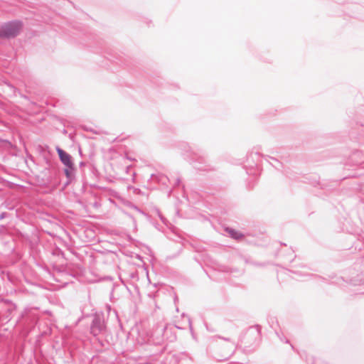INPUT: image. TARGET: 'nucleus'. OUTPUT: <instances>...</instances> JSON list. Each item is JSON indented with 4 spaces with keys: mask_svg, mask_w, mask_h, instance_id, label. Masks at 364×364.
<instances>
[{
    "mask_svg": "<svg viewBox=\"0 0 364 364\" xmlns=\"http://www.w3.org/2000/svg\"><path fill=\"white\" fill-rule=\"evenodd\" d=\"M261 341V329L259 326L250 327L245 332L241 343L245 350L251 351L254 350Z\"/></svg>",
    "mask_w": 364,
    "mask_h": 364,
    "instance_id": "nucleus-1",
    "label": "nucleus"
},
{
    "mask_svg": "<svg viewBox=\"0 0 364 364\" xmlns=\"http://www.w3.org/2000/svg\"><path fill=\"white\" fill-rule=\"evenodd\" d=\"M22 26V22L18 20H14L4 23L0 26V38H15L18 35Z\"/></svg>",
    "mask_w": 364,
    "mask_h": 364,
    "instance_id": "nucleus-2",
    "label": "nucleus"
},
{
    "mask_svg": "<svg viewBox=\"0 0 364 364\" xmlns=\"http://www.w3.org/2000/svg\"><path fill=\"white\" fill-rule=\"evenodd\" d=\"M262 158L258 152L250 153L246 159L245 168L247 174L250 176H257L259 174V164L261 162Z\"/></svg>",
    "mask_w": 364,
    "mask_h": 364,
    "instance_id": "nucleus-3",
    "label": "nucleus"
},
{
    "mask_svg": "<svg viewBox=\"0 0 364 364\" xmlns=\"http://www.w3.org/2000/svg\"><path fill=\"white\" fill-rule=\"evenodd\" d=\"M106 331V325L102 314H95L90 324V333L97 337L100 334H102Z\"/></svg>",
    "mask_w": 364,
    "mask_h": 364,
    "instance_id": "nucleus-4",
    "label": "nucleus"
},
{
    "mask_svg": "<svg viewBox=\"0 0 364 364\" xmlns=\"http://www.w3.org/2000/svg\"><path fill=\"white\" fill-rule=\"evenodd\" d=\"M182 146H183L184 149V154L187 155V157H190V160L192 161V163L194 165V167L196 169H198L200 171H205L206 168L198 166L197 163L202 164L204 161L203 156L201 154V152L200 151H195L193 150L188 144H183Z\"/></svg>",
    "mask_w": 364,
    "mask_h": 364,
    "instance_id": "nucleus-5",
    "label": "nucleus"
},
{
    "mask_svg": "<svg viewBox=\"0 0 364 364\" xmlns=\"http://www.w3.org/2000/svg\"><path fill=\"white\" fill-rule=\"evenodd\" d=\"M56 151L62 164L68 168H72L74 164L71 156L58 146L56 147Z\"/></svg>",
    "mask_w": 364,
    "mask_h": 364,
    "instance_id": "nucleus-6",
    "label": "nucleus"
},
{
    "mask_svg": "<svg viewBox=\"0 0 364 364\" xmlns=\"http://www.w3.org/2000/svg\"><path fill=\"white\" fill-rule=\"evenodd\" d=\"M225 230L226 232H228L230 235V236L232 238H233L235 240H239L244 237V235L242 233H241L240 232H239L237 230H235L233 228L228 227V228H225Z\"/></svg>",
    "mask_w": 364,
    "mask_h": 364,
    "instance_id": "nucleus-7",
    "label": "nucleus"
},
{
    "mask_svg": "<svg viewBox=\"0 0 364 364\" xmlns=\"http://www.w3.org/2000/svg\"><path fill=\"white\" fill-rule=\"evenodd\" d=\"M149 180H151V181H156L159 183H161L163 184H165L166 183L167 181H168L169 179L166 176H164V174H161V173H152L151 174L150 176V178Z\"/></svg>",
    "mask_w": 364,
    "mask_h": 364,
    "instance_id": "nucleus-8",
    "label": "nucleus"
},
{
    "mask_svg": "<svg viewBox=\"0 0 364 364\" xmlns=\"http://www.w3.org/2000/svg\"><path fill=\"white\" fill-rule=\"evenodd\" d=\"M74 171H75L74 165L72 166V168L66 167L64 169L65 175V176H66V178L68 179V181H67L66 184H68L69 183H70L74 179V178H75Z\"/></svg>",
    "mask_w": 364,
    "mask_h": 364,
    "instance_id": "nucleus-9",
    "label": "nucleus"
},
{
    "mask_svg": "<svg viewBox=\"0 0 364 364\" xmlns=\"http://www.w3.org/2000/svg\"><path fill=\"white\" fill-rule=\"evenodd\" d=\"M235 346V343L232 342L231 343V348H230L231 350L229 353H228L225 355L222 356V358L220 360H228L232 355Z\"/></svg>",
    "mask_w": 364,
    "mask_h": 364,
    "instance_id": "nucleus-10",
    "label": "nucleus"
},
{
    "mask_svg": "<svg viewBox=\"0 0 364 364\" xmlns=\"http://www.w3.org/2000/svg\"><path fill=\"white\" fill-rule=\"evenodd\" d=\"M7 214L5 212H3L0 214V220H3L6 217Z\"/></svg>",
    "mask_w": 364,
    "mask_h": 364,
    "instance_id": "nucleus-11",
    "label": "nucleus"
},
{
    "mask_svg": "<svg viewBox=\"0 0 364 364\" xmlns=\"http://www.w3.org/2000/svg\"><path fill=\"white\" fill-rule=\"evenodd\" d=\"M95 338H96V340H97V343H98L101 346H104V344H103V341H102V340H100V338H97V337H95Z\"/></svg>",
    "mask_w": 364,
    "mask_h": 364,
    "instance_id": "nucleus-12",
    "label": "nucleus"
},
{
    "mask_svg": "<svg viewBox=\"0 0 364 364\" xmlns=\"http://www.w3.org/2000/svg\"><path fill=\"white\" fill-rule=\"evenodd\" d=\"M181 183V179L180 178H176L175 185L178 186Z\"/></svg>",
    "mask_w": 364,
    "mask_h": 364,
    "instance_id": "nucleus-13",
    "label": "nucleus"
},
{
    "mask_svg": "<svg viewBox=\"0 0 364 364\" xmlns=\"http://www.w3.org/2000/svg\"><path fill=\"white\" fill-rule=\"evenodd\" d=\"M79 165H80V167H82V166H84L85 165V163L83 162V161H81Z\"/></svg>",
    "mask_w": 364,
    "mask_h": 364,
    "instance_id": "nucleus-14",
    "label": "nucleus"
},
{
    "mask_svg": "<svg viewBox=\"0 0 364 364\" xmlns=\"http://www.w3.org/2000/svg\"><path fill=\"white\" fill-rule=\"evenodd\" d=\"M160 217V219L161 220V221L165 223V219L161 216V215H159Z\"/></svg>",
    "mask_w": 364,
    "mask_h": 364,
    "instance_id": "nucleus-15",
    "label": "nucleus"
},
{
    "mask_svg": "<svg viewBox=\"0 0 364 364\" xmlns=\"http://www.w3.org/2000/svg\"><path fill=\"white\" fill-rule=\"evenodd\" d=\"M221 338L225 340V341H230V339L228 338Z\"/></svg>",
    "mask_w": 364,
    "mask_h": 364,
    "instance_id": "nucleus-16",
    "label": "nucleus"
},
{
    "mask_svg": "<svg viewBox=\"0 0 364 364\" xmlns=\"http://www.w3.org/2000/svg\"><path fill=\"white\" fill-rule=\"evenodd\" d=\"M134 209H136L137 211L140 212V210L136 206H134Z\"/></svg>",
    "mask_w": 364,
    "mask_h": 364,
    "instance_id": "nucleus-17",
    "label": "nucleus"
},
{
    "mask_svg": "<svg viewBox=\"0 0 364 364\" xmlns=\"http://www.w3.org/2000/svg\"><path fill=\"white\" fill-rule=\"evenodd\" d=\"M255 264L256 266H260V265H261V264H259V263H255Z\"/></svg>",
    "mask_w": 364,
    "mask_h": 364,
    "instance_id": "nucleus-18",
    "label": "nucleus"
},
{
    "mask_svg": "<svg viewBox=\"0 0 364 364\" xmlns=\"http://www.w3.org/2000/svg\"><path fill=\"white\" fill-rule=\"evenodd\" d=\"M189 326H190V328L191 329V321H189Z\"/></svg>",
    "mask_w": 364,
    "mask_h": 364,
    "instance_id": "nucleus-19",
    "label": "nucleus"
},
{
    "mask_svg": "<svg viewBox=\"0 0 364 364\" xmlns=\"http://www.w3.org/2000/svg\"><path fill=\"white\" fill-rule=\"evenodd\" d=\"M8 208H9V210H13V208H13V207H9Z\"/></svg>",
    "mask_w": 364,
    "mask_h": 364,
    "instance_id": "nucleus-20",
    "label": "nucleus"
}]
</instances>
